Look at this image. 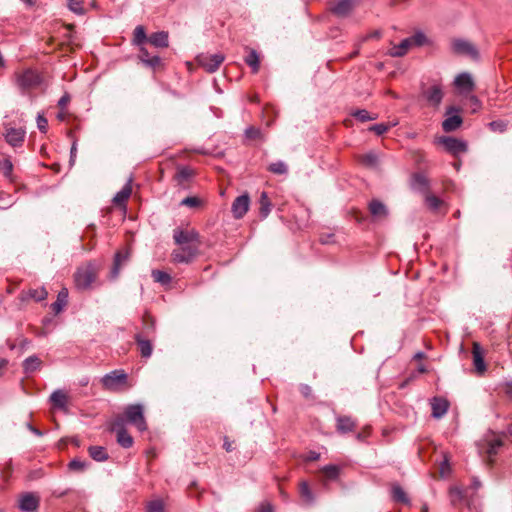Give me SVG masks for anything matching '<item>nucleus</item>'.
Masks as SVG:
<instances>
[{
	"mask_svg": "<svg viewBox=\"0 0 512 512\" xmlns=\"http://www.w3.org/2000/svg\"><path fill=\"white\" fill-rule=\"evenodd\" d=\"M69 10L77 15L85 14L84 1L83 0H66Z\"/></svg>",
	"mask_w": 512,
	"mask_h": 512,
	"instance_id": "nucleus-41",
	"label": "nucleus"
},
{
	"mask_svg": "<svg viewBox=\"0 0 512 512\" xmlns=\"http://www.w3.org/2000/svg\"><path fill=\"white\" fill-rule=\"evenodd\" d=\"M86 467V463L84 461H81L80 459H73L69 463L70 470L73 471H83Z\"/></svg>",
	"mask_w": 512,
	"mask_h": 512,
	"instance_id": "nucleus-53",
	"label": "nucleus"
},
{
	"mask_svg": "<svg viewBox=\"0 0 512 512\" xmlns=\"http://www.w3.org/2000/svg\"><path fill=\"white\" fill-rule=\"evenodd\" d=\"M118 417L124 418V424L129 423L135 426L140 432L147 430V423L144 417V408L141 404H130L124 408L123 414Z\"/></svg>",
	"mask_w": 512,
	"mask_h": 512,
	"instance_id": "nucleus-1",
	"label": "nucleus"
},
{
	"mask_svg": "<svg viewBox=\"0 0 512 512\" xmlns=\"http://www.w3.org/2000/svg\"><path fill=\"white\" fill-rule=\"evenodd\" d=\"M194 172L191 168L187 166H179L177 168V172L175 174V180L178 182V184L182 185L185 182L189 181Z\"/></svg>",
	"mask_w": 512,
	"mask_h": 512,
	"instance_id": "nucleus-33",
	"label": "nucleus"
},
{
	"mask_svg": "<svg viewBox=\"0 0 512 512\" xmlns=\"http://www.w3.org/2000/svg\"><path fill=\"white\" fill-rule=\"evenodd\" d=\"M391 494H392L393 501L402 503L405 505L410 504L409 497L407 496L406 492L403 490V488L399 484H397V483L392 484Z\"/></svg>",
	"mask_w": 512,
	"mask_h": 512,
	"instance_id": "nucleus-27",
	"label": "nucleus"
},
{
	"mask_svg": "<svg viewBox=\"0 0 512 512\" xmlns=\"http://www.w3.org/2000/svg\"><path fill=\"white\" fill-rule=\"evenodd\" d=\"M225 57L221 53L217 54H201L197 56L198 64L209 73H213L223 63Z\"/></svg>",
	"mask_w": 512,
	"mask_h": 512,
	"instance_id": "nucleus-6",
	"label": "nucleus"
},
{
	"mask_svg": "<svg viewBox=\"0 0 512 512\" xmlns=\"http://www.w3.org/2000/svg\"><path fill=\"white\" fill-rule=\"evenodd\" d=\"M135 340L138 344L141 356L143 358H149L153 351L152 343L149 340L144 339L140 334L135 336Z\"/></svg>",
	"mask_w": 512,
	"mask_h": 512,
	"instance_id": "nucleus-28",
	"label": "nucleus"
},
{
	"mask_svg": "<svg viewBox=\"0 0 512 512\" xmlns=\"http://www.w3.org/2000/svg\"><path fill=\"white\" fill-rule=\"evenodd\" d=\"M502 446V441L497 439V440H493L492 442L489 443V446H488V449H487V453L488 455L491 457L493 455H495L497 453V450L499 447Z\"/></svg>",
	"mask_w": 512,
	"mask_h": 512,
	"instance_id": "nucleus-54",
	"label": "nucleus"
},
{
	"mask_svg": "<svg viewBox=\"0 0 512 512\" xmlns=\"http://www.w3.org/2000/svg\"><path fill=\"white\" fill-rule=\"evenodd\" d=\"M489 127L495 132H504L507 129V124L502 120H496L489 123Z\"/></svg>",
	"mask_w": 512,
	"mask_h": 512,
	"instance_id": "nucleus-51",
	"label": "nucleus"
},
{
	"mask_svg": "<svg viewBox=\"0 0 512 512\" xmlns=\"http://www.w3.org/2000/svg\"><path fill=\"white\" fill-rule=\"evenodd\" d=\"M128 259H129V251L128 250L116 252V254L114 256L113 267L110 271V279L114 280L119 276L121 266L124 263H126L128 261Z\"/></svg>",
	"mask_w": 512,
	"mask_h": 512,
	"instance_id": "nucleus-17",
	"label": "nucleus"
},
{
	"mask_svg": "<svg viewBox=\"0 0 512 512\" xmlns=\"http://www.w3.org/2000/svg\"><path fill=\"white\" fill-rule=\"evenodd\" d=\"M462 124V118L459 115L448 116L442 123V128L445 132L455 131Z\"/></svg>",
	"mask_w": 512,
	"mask_h": 512,
	"instance_id": "nucleus-30",
	"label": "nucleus"
},
{
	"mask_svg": "<svg viewBox=\"0 0 512 512\" xmlns=\"http://www.w3.org/2000/svg\"><path fill=\"white\" fill-rule=\"evenodd\" d=\"M102 385L105 389L110 391H117L120 387L124 386L127 382V374L123 370H113L104 375L101 379Z\"/></svg>",
	"mask_w": 512,
	"mask_h": 512,
	"instance_id": "nucleus-4",
	"label": "nucleus"
},
{
	"mask_svg": "<svg viewBox=\"0 0 512 512\" xmlns=\"http://www.w3.org/2000/svg\"><path fill=\"white\" fill-rule=\"evenodd\" d=\"M47 296V292L44 288H42L40 291L34 290V301H41L45 299Z\"/></svg>",
	"mask_w": 512,
	"mask_h": 512,
	"instance_id": "nucleus-62",
	"label": "nucleus"
},
{
	"mask_svg": "<svg viewBox=\"0 0 512 512\" xmlns=\"http://www.w3.org/2000/svg\"><path fill=\"white\" fill-rule=\"evenodd\" d=\"M88 452L90 457L97 462H104L109 458L106 449L102 446H90Z\"/></svg>",
	"mask_w": 512,
	"mask_h": 512,
	"instance_id": "nucleus-31",
	"label": "nucleus"
},
{
	"mask_svg": "<svg viewBox=\"0 0 512 512\" xmlns=\"http://www.w3.org/2000/svg\"><path fill=\"white\" fill-rule=\"evenodd\" d=\"M502 446V441L497 439V440H493L492 442L489 443V446H488V449H487V453L488 455L491 457L493 455H495L497 453V450L499 447Z\"/></svg>",
	"mask_w": 512,
	"mask_h": 512,
	"instance_id": "nucleus-55",
	"label": "nucleus"
},
{
	"mask_svg": "<svg viewBox=\"0 0 512 512\" xmlns=\"http://www.w3.org/2000/svg\"><path fill=\"white\" fill-rule=\"evenodd\" d=\"M134 37H133V43L136 45V46H143V44L148 41V38L147 35H146V31H145V28L141 25H138L136 26V28L134 29Z\"/></svg>",
	"mask_w": 512,
	"mask_h": 512,
	"instance_id": "nucleus-38",
	"label": "nucleus"
},
{
	"mask_svg": "<svg viewBox=\"0 0 512 512\" xmlns=\"http://www.w3.org/2000/svg\"><path fill=\"white\" fill-rule=\"evenodd\" d=\"M425 99L433 107H438L443 99V91L439 85H433L423 92Z\"/></svg>",
	"mask_w": 512,
	"mask_h": 512,
	"instance_id": "nucleus-14",
	"label": "nucleus"
},
{
	"mask_svg": "<svg viewBox=\"0 0 512 512\" xmlns=\"http://www.w3.org/2000/svg\"><path fill=\"white\" fill-rule=\"evenodd\" d=\"M381 37V32L379 30H374L367 35L361 38V42H365L369 39H379Z\"/></svg>",
	"mask_w": 512,
	"mask_h": 512,
	"instance_id": "nucleus-60",
	"label": "nucleus"
},
{
	"mask_svg": "<svg viewBox=\"0 0 512 512\" xmlns=\"http://www.w3.org/2000/svg\"><path fill=\"white\" fill-rule=\"evenodd\" d=\"M146 512H164V503L159 499L150 501L146 506Z\"/></svg>",
	"mask_w": 512,
	"mask_h": 512,
	"instance_id": "nucleus-49",
	"label": "nucleus"
},
{
	"mask_svg": "<svg viewBox=\"0 0 512 512\" xmlns=\"http://www.w3.org/2000/svg\"><path fill=\"white\" fill-rule=\"evenodd\" d=\"M260 214L263 218H266L271 212L272 203L268 197L267 192L263 191L259 198Z\"/></svg>",
	"mask_w": 512,
	"mask_h": 512,
	"instance_id": "nucleus-35",
	"label": "nucleus"
},
{
	"mask_svg": "<svg viewBox=\"0 0 512 512\" xmlns=\"http://www.w3.org/2000/svg\"><path fill=\"white\" fill-rule=\"evenodd\" d=\"M50 401H51L53 408L62 410V411L67 410L68 396L64 391H62V390L54 391L50 396Z\"/></svg>",
	"mask_w": 512,
	"mask_h": 512,
	"instance_id": "nucleus-20",
	"label": "nucleus"
},
{
	"mask_svg": "<svg viewBox=\"0 0 512 512\" xmlns=\"http://www.w3.org/2000/svg\"><path fill=\"white\" fill-rule=\"evenodd\" d=\"M50 73L48 71L37 72L34 70V89H42L45 90L50 83Z\"/></svg>",
	"mask_w": 512,
	"mask_h": 512,
	"instance_id": "nucleus-29",
	"label": "nucleus"
},
{
	"mask_svg": "<svg viewBox=\"0 0 512 512\" xmlns=\"http://www.w3.org/2000/svg\"><path fill=\"white\" fill-rule=\"evenodd\" d=\"M138 57H139L140 61L145 65L146 62L148 61V59L151 58V55L144 46H141V47H139Z\"/></svg>",
	"mask_w": 512,
	"mask_h": 512,
	"instance_id": "nucleus-57",
	"label": "nucleus"
},
{
	"mask_svg": "<svg viewBox=\"0 0 512 512\" xmlns=\"http://www.w3.org/2000/svg\"><path fill=\"white\" fill-rule=\"evenodd\" d=\"M455 86L463 92H471L474 89V81L469 73H460L454 80Z\"/></svg>",
	"mask_w": 512,
	"mask_h": 512,
	"instance_id": "nucleus-19",
	"label": "nucleus"
},
{
	"mask_svg": "<svg viewBox=\"0 0 512 512\" xmlns=\"http://www.w3.org/2000/svg\"><path fill=\"white\" fill-rule=\"evenodd\" d=\"M132 193L131 179L123 186V188L113 197V203L117 206H125L126 201Z\"/></svg>",
	"mask_w": 512,
	"mask_h": 512,
	"instance_id": "nucleus-25",
	"label": "nucleus"
},
{
	"mask_svg": "<svg viewBox=\"0 0 512 512\" xmlns=\"http://www.w3.org/2000/svg\"><path fill=\"white\" fill-rule=\"evenodd\" d=\"M148 67L156 68L161 65V58L158 55H153L145 64Z\"/></svg>",
	"mask_w": 512,
	"mask_h": 512,
	"instance_id": "nucleus-58",
	"label": "nucleus"
},
{
	"mask_svg": "<svg viewBox=\"0 0 512 512\" xmlns=\"http://www.w3.org/2000/svg\"><path fill=\"white\" fill-rule=\"evenodd\" d=\"M97 268L94 264L88 263L79 267L74 275L77 289L86 290L96 280Z\"/></svg>",
	"mask_w": 512,
	"mask_h": 512,
	"instance_id": "nucleus-2",
	"label": "nucleus"
},
{
	"mask_svg": "<svg viewBox=\"0 0 512 512\" xmlns=\"http://www.w3.org/2000/svg\"><path fill=\"white\" fill-rule=\"evenodd\" d=\"M357 427L356 421L350 416H337L336 417V430L340 434L352 432Z\"/></svg>",
	"mask_w": 512,
	"mask_h": 512,
	"instance_id": "nucleus-16",
	"label": "nucleus"
},
{
	"mask_svg": "<svg viewBox=\"0 0 512 512\" xmlns=\"http://www.w3.org/2000/svg\"><path fill=\"white\" fill-rule=\"evenodd\" d=\"M352 116H354L356 119H358L361 122L371 121L375 120L377 118V115H371L367 110L365 109H359L352 113Z\"/></svg>",
	"mask_w": 512,
	"mask_h": 512,
	"instance_id": "nucleus-46",
	"label": "nucleus"
},
{
	"mask_svg": "<svg viewBox=\"0 0 512 512\" xmlns=\"http://www.w3.org/2000/svg\"><path fill=\"white\" fill-rule=\"evenodd\" d=\"M173 239L175 244L178 246L201 242L199 233L194 229L183 230L176 228L173 230Z\"/></svg>",
	"mask_w": 512,
	"mask_h": 512,
	"instance_id": "nucleus-7",
	"label": "nucleus"
},
{
	"mask_svg": "<svg viewBox=\"0 0 512 512\" xmlns=\"http://www.w3.org/2000/svg\"><path fill=\"white\" fill-rule=\"evenodd\" d=\"M148 42L156 48H166L169 46V34L166 31L152 33Z\"/></svg>",
	"mask_w": 512,
	"mask_h": 512,
	"instance_id": "nucleus-21",
	"label": "nucleus"
},
{
	"mask_svg": "<svg viewBox=\"0 0 512 512\" xmlns=\"http://www.w3.org/2000/svg\"><path fill=\"white\" fill-rule=\"evenodd\" d=\"M246 64L251 67L253 73H257L260 67L259 55L255 50H250L245 58Z\"/></svg>",
	"mask_w": 512,
	"mask_h": 512,
	"instance_id": "nucleus-37",
	"label": "nucleus"
},
{
	"mask_svg": "<svg viewBox=\"0 0 512 512\" xmlns=\"http://www.w3.org/2000/svg\"><path fill=\"white\" fill-rule=\"evenodd\" d=\"M464 491L459 487H451L449 489V499L453 506H457L464 500Z\"/></svg>",
	"mask_w": 512,
	"mask_h": 512,
	"instance_id": "nucleus-39",
	"label": "nucleus"
},
{
	"mask_svg": "<svg viewBox=\"0 0 512 512\" xmlns=\"http://www.w3.org/2000/svg\"><path fill=\"white\" fill-rule=\"evenodd\" d=\"M300 392L306 398H308V397H310L312 395V389L307 384L300 385Z\"/></svg>",
	"mask_w": 512,
	"mask_h": 512,
	"instance_id": "nucleus-61",
	"label": "nucleus"
},
{
	"mask_svg": "<svg viewBox=\"0 0 512 512\" xmlns=\"http://www.w3.org/2000/svg\"><path fill=\"white\" fill-rule=\"evenodd\" d=\"M453 50L461 55H467L472 59H478L479 53L476 47L465 40H455L453 42Z\"/></svg>",
	"mask_w": 512,
	"mask_h": 512,
	"instance_id": "nucleus-11",
	"label": "nucleus"
},
{
	"mask_svg": "<svg viewBox=\"0 0 512 512\" xmlns=\"http://www.w3.org/2000/svg\"><path fill=\"white\" fill-rule=\"evenodd\" d=\"M200 203H201V201L197 197H186L181 201V205H184V206H187L190 208L198 207L200 205Z\"/></svg>",
	"mask_w": 512,
	"mask_h": 512,
	"instance_id": "nucleus-52",
	"label": "nucleus"
},
{
	"mask_svg": "<svg viewBox=\"0 0 512 512\" xmlns=\"http://www.w3.org/2000/svg\"><path fill=\"white\" fill-rule=\"evenodd\" d=\"M18 506L24 512H32V492L25 493L20 498Z\"/></svg>",
	"mask_w": 512,
	"mask_h": 512,
	"instance_id": "nucleus-43",
	"label": "nucleus"
},
{
	"mask_svg": "<svg viewBox=\"0 0 512 512\" xmlns=\"http://www.w3.org/2000/svg\"><path fill=\"white\" fill-rule=\"evenodd\" d=\"M359 161L367 167L374 168L378 164V157L374 152H369L362 155Z\"/></svg>",
	"mask_w": 512,
	"mask_h": 512,
	"instance_id": "nucleus-40",
	"label": "nucleus"
},
{
	"mask_svg": "<svg viewBox=\"0 0 512 512\" xmlns=\"http://www.w3.org/2000/svg\"><path fill=\"white\" fill-rule=\"evenodd\" d=\"M369 211L376 219H383L388 216L387 207L377 199H374L369 203Z\"/></svg>",
	"mask_w": 512,
	"mask_h": 512,
	"instance_id": "nucleus-23",
	"label": "nucleus"
},
{
	"mask_svg": "<svg viewBox=\"0 0 512 512\" xmlns=\"http://www.w3.org/2000/svg\"><path fill=\"white\" fill-rule=\"evenodd\" d=\"M449 402L443 397H433L431 399L432 416L436 419L442 418L449 409Z\"/></svg>",
	"mask_w": 512,
	"mask_h": 512,
	"instance_id": "nucleus-13",
	"label": "nucleus"
},
{
	"mask_svg": "<svg viewBox=\"0 0 512 512\" xmlns=\"http://www.w3.org/2000/svg\"><path fill=\"white\" fill-rule=\"evenodd\" d=\"M412 190L425 195L430 191V180L423 173H413L410 178Z\"/></svg>",
	"mask_w": 512,
	"mask_h": 512,
	"instance_id": "nucleus-8",
	"label": "nucleus"
},
{
	"mask_svg": "<svg viewBox=\"0 0 512 512\" xmlns=\"http://www.w3.org/2000/svg\"><path fill=\"white\" fill-rule=\"evenodd\" d=\"M245 136L248 139L256 140V139L262 138V133H261L260 129L250 126V127L246 128Z\"/></svg>",
	"mask_w": 512,
	"mask_h": 512,
	"instance_id": "nucleus-50",
	"label": "nucleus"
},
{
	"mask_svg": "<svg viewBox=\"0 0 512 512\" xmlns=\"http://www.w3.org/2000/svg\"><path fill=\"white\" fill-rule=\"evenodd\" d=\"M319 241L321 244H330L334 241V234L333 233H322L319 236Z\"/></svg>",
	"mask_w": 512,
	"mask_h": 512,
	"instance_id": "nucleus-59",
	"label": "nucleus"
},
{
	"mask_svg": "<svg viewBox=\"0 0 512 512\" xmlns=\"http://www.w3.org/2000/svg\"><path fill=\"white\" fill-rule=\"evenodd\" d=\"M111 430L116 432L117 443L123 448L132 447L134 441L124 426V418L116 417L111 423Z\"/></svg>",
	"mask_w": 512,
	"mask_h": 512,
	"instance_id": "nucleus-5",
	"label": "nucleus"
},
{
	"mask_svg": "<svg viewBox=\"0 0 512 512\" xmlns=\"http://www.w3.org/2000/svg\"><path fill=\"white\" fill-rule=\"evenodd\" d=\"M13 165L12 162L8 159H4L0 161V173H2L6 178L10 179L12 175Z\"/></svg>",
	"mask_w": 512,
	"mask_h": 512,
	"instance_id": "nucleus-48",
	"label": "nucleus"
},
{
	"mask_svg": "<svg viewBox=\"0 0 512 512\" xmlns=\"http://www.w3.org/2000/svg\"><path fill=\"white\" fill-rule=\"evenodd\" d=\"M25 131L22 128H6L5 139L13 147L22 144L24 140Z\"/></svg>",
	"mask_w": 512,
	"mask_h": 512,
	"instance_id": "nucleus-18",
	"label": "nucleus"
},
{
	"mask_svg": "<svg viewBox=\"0 0 512 512\" xmlns=\"http://www.w3.org/2000/svg\"><path fill=\"white\" fill-rule=\"evenodd\" d=\"M250 198L248 194L238 196L232 203L231 211L235 219H241L249 210Z\"/></svg>",
	"mask_w": 512,
	"mask_h": 512,
	"instance_id": "nucleus-9",
	"label": "nucleus"
},
{
	"mask_svg": "<svg viewBox=\"0 0 512 512\" xmlns=\"http://www.w3.org/2000/svg\"><path fill=\"white\" fill-rule=\"evenodd\" d=\"M413 47L410 37L403 39L398 45H394L389 54L392 57H402Z\"/></svg>",
	"mask_w": 512,
	"mask_h": 512,
	"instance_id": "nucleus-22",
	"label": "nucleus"
},
{
	"mask_svg": "<svg viewBox=\"0 0 512 512\" xmlns=\"http://www.w3.org/2000/svg\"><path fill=\"white\" fill-rule=\"evenodd\" d=\"M36 121L38 129L42 132H46L48 128L47 119L43 115L38 114Z\"/></svg>",
	"mask_w": 512,
	"mask_h": 512,
	"instance_id": "nucleus-56",
	"label": "nucleus"
},
{
	"mask_svg": "<svg viewBox=\"0 0 512 512\" xmlns=\"http://www.w3.org/2000/svg\"><path fill=\"white\" fill-rule=\"evenodd\" d=\"M77 156V145L76 142H73L71 150H70V164L73 165L75 163Z\"/></svg>",
	"mask_w": 512,
	"mask_h": 512,
	"instance_id": "nucleus-63",
	"label": "nucleus"
},
{
	"mask_svg": "<svg viewBox=\"0 0 512 512\" xmlns=\"http://www.w3.org/2000/svg\"><path fill=\"white\" fill-rule=\"evenodd\" d=\"M201 242L186 244L179 246L178 249H174L171 253V259L177 264H189L199 254Z\"/></svg>",
	"mask_w": 512,
	"mask_h": 512,
	"instance_id": "nucleus-3",
	"label": "nucleus"
},
{
	"mask_svg": "<svg viewBox=\"0 0 512 512\" xmlns=\"http://www.w3.org/2000/svg\"><path fill=\"white\" fill-rule=\"evenodd\" d=\"M299 494L302 498V500L307 503L308 505H311L314 503V495L312 490L309 487V484L306 481H303L299 485Z\"/></svg>",
	"mask_w": 512,
	"mask_h": 512,
	"instance_id": "nucleus-36",
	"label": "nucleus"
},
{
	"mask_svg": "<svg viewBox=\"0 0 512 512\" xmlns=\"http://www.w3.org/2000/svg\"><path fill=\"white\" fill-rule=\"evenodd\" d=\"M472 357L475 370L478 374H483L486 371V364L484 361V350L478 342L473 343Z\"/></svg>",
	"mask_w": 512,
	"mask_h": 512,
	"instance_id": "nucleus-12",
	"label": "nucleus"
},
{
	"mask_svg": "<svg viewBox=\"0 0 512 512\" xmlns=\"http://www.w3.org/2000/svg\"><path fill=\"white\" fill-rule=\"evenodd\" d=\"M68 302V290L63 288L59 291L57 299L51 304V310L54 314L60 313Z\"/></svg>",
	"mask_w": 512,
	"mask_h": 512,
	"instance_id": "nucleus-26",
	"label": "nucleus"
},
{
	"mask_svg": "<svg viewBox=\"0 0 512 512\" xmlns=\"http://www.w3.org/2000/svg\"><path fill=\"white\" fill-rule=\"evenodd\" d=\"M423 197L425 204L432 212H437L443 204V201L439 197L431 194L430 191L423 195Z\"/></svg>",
	"mask_w": 512,
	"mask_h": 512,
	"instance_id": "nucleus-34",
	"label": "nucleus"
},
{
	"mask_svg": "<svg viewBox=\"0 0 512 512\" xmlns=\"http://www.w3.org/2000/svg\"><path fill=\"white\" fill-rule=\"evenodd\" d=\"M394 125H396V123H393V124L378 123V124H374V125L370 126L369 131H372L377 135H383Z\"/></svg>",
	"mask_w": 512,
	"mask_h": 512,
	"instance_id": "nucleus-47",
	"label": "nucleus"
},
{
	"mask_svg": "<svg viewBox=\"0 0 512 512\" xmlns=\"http://www.w3.org/2000/svg\"><path fill=\"white\" fill-rule=\"evenodd\" d=\"M17 86L22 94L32 93V70L27 69L17 76Z\"/></svg>",
	"mask_w": 512,
	"mask_h": 512,
	"instance_id": "nucleus-15",
	"label": "nucleus"
},
{
	"mask_svg": "<svg viewBox=\"0 0 512 512\" xmlns=\"http://www.w3.org/2000/svg\"><path fill=\"white\" fill-rule=\"evenodd\" d=\"M340 466L335 464L325 465L321 468V473L324 475L326 480L334 481L337 480L340 475Z\"/></svg>",
	"mask_w": 512,
	"mask_h": 512,
	"instance_id": "nucleus-32",
	"label": "nucleus"
},
{
	"mask_svg": "<svg viewBox=\"0 0 512 512\" xmlns=\"http://www.w3.org/2000/svg\"><path fill=\"white\" fill-rule=\"evenodd\" d=\"M354 6V0H341L332 8V12L337 16L345 17L349 15Z\"/></svg>",
	"mask_w": 512,
	"mask_h": 512,
	"instance_id": "nucleus-24",
	"label": "nucleus"
},
{
	"mask_svg": "<svg viewBox=\"0 0 512 512\" xmlns=\"http://www.w3.org/2000/svg\"><path fill=\"white\" fill-rule=\"evenodd\" d=\"M440 142L444 145L445 149L453 154L458 155L467 151L466 142L454 137H442Z\"/></svg>",
	"mask_w": 512,
	"mask_h": 512,
	"instance_id": "nucleus-10",
	"label": "nucleus"
},
{
	"mask_svg": "<svg viewBox=\"0 0 512 512\" xmlns=\"http://www.w3.org/2000/svg\"><path fill=\"white\" fill-rule=\"evenodd\" d=\"M268 170L274 174L283 175L288 172V167L283 161H276L268 166Z\"/></svg>",
	"mask_w": 512,
	"mask_h": 512,
	"instance_id": "nucleus-44",
	"label": "nucleus"
},
{
	"mask_svg": "<svg viewBox=\"0 0 512 512\" xmlns=\"http://www.w3.org/2000/svg\"><path fill=\"white\" fill-rule=\"evenodd\" d=\"M413 47H421L428 43L426 35L422 31H417L410 36Z\"/></svg>",
	"mask_w": 512,
	"mask_h": 512,
	"instance_id": "nucleus-45",
	"label": "nucleus"
},
{
	"mask_svg": "<svg viewBox=\"0 0 512 512\" xmlns=\"http://www.w3.org/2000/svg\"><path fill=\"white\" fill-rule=\"evenodd\" d=\"M152 277L155 282H158L162 285H168L172 280L171 276L168 273L161 270H153Z\"/></svg>",
	"mask_w": 512,
	"mask_h": 512,
	"instance_id": "nucleus-42",
	"label": "nucleus"
},
{
	"mask_svg": "<svg viewBox=\"0 0 512 512\" xmlns=\"http://www.w3.org/2000/svg\"><path fill=\"white\" fill-rule=\"evenodd\" d=\"M255 512H272V505L268 502L262 503Z\"/></svg>",
	"mask_w": 512,
	"mask_h": 512,
	"instance_id": "nucleus-64",
	"label": "nucleus"
}]
</instances>
